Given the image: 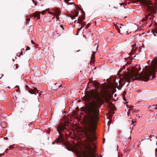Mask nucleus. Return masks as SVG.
Returning <instances> with one entry per match:
<instances>
[{
  "mask_svg": "<svg viewBox=\"0 0 157 157\" xmlns=\"http://www.w3.org/2000/svg\"><path fill=\"white\" fill-rule=\"evenodd\" d=\"M78 21H77V23L79 24H81V23L82 22L83 20H82V19L80 17H79L78 19Z\"/></svg>",
  "mask_w": 157,
  "mask_h": 157,
  "instance_id": "nucleus-12",
  "label": "nucleus"
},
{
  "mask_svg": "<svg viewBox=\"0 0 157 157\" xmlns=\"http://www.w3.org/2000/svg\"><path fill=\"white\" fill-rule=\"evenodd\" d=\"M13 146H10L9 147L10 148V149H11L12 147Z\"/></svg>",
  "mask_w": 157,
  "mask_h": 157,
  "instance_id": "nucleus-31",
  "label": "nucleus"
},
{
  "mask_svg": "<svg viewBox=\"0 0 157 157\" xmlns=\"http://www.w3.org/2000/svg\"><path fill=\"white\" fill-rule=\"evenodd\" d=\"M19 89H18V90H16V91H17V92H18L19 91Z\"/></svg>",
  "mask_w": 157,
  "mask_h": 157,
  "instance_id": "nucleus-39",
  "label": "nucleus"
},
{
  "mask_svg": "<svg viewBox=\"0 0 157 157\" xmlns=\"http://www.w3.org/2000/svg\"><path fill=\"white\" fill-rule=\"evenodd\" d=\"M129 114V113L128 112V113H127V114L128 115Z\"/></svg>",
  "mask_w": 157,
  "mask_h": 157,
  "instance_id": "nucleus-41",
  "label": "nucleus"
},
{
  "mask_svg": "<svg viewBox=\"0 0 157 157\" xmlns=\"http://www.w3.org/2000/svg\"><path fill=\"white\" fill-rule=\"evenodd\" d=\"M46 12V10H43L41 12V13L42 14H45Z\"/></svg>",
  "mask_w": 157,
  "mask_h": 157,
  "instance_id": "nucleus-21",
  "label": "nucleus"
},
{
  "mask_svg": "<svg viewBox=\"0 0 157 157\" xmlns=\"http://www.w3.org/2000/svg\"><path fill=\"white\" fill-rule=\"evenodd\" d=\"M2 155V154H0V156Z\"/></svg>",
  "mask_w": 157,
  "mask_h": 157,
  "instance_id": "nucleus-43",
  "label": "nucleus"
},
{
  "mask_svg": "<svg viewBox=\"0 0 157 157\" xmlns=\"http://www.w3.org/2000/svg\"><path fill=\"white\" fill-rule=\"evenodd\" d=\"M27 126V124L24 125V126H23V128H22V129L23 130H26V127Z\"/></svg>",
  "mask_w": 157,
  "mask_h": 157,
  "instance_id": "nucleus-17",
  "label": "nucleus"
},
{
  "mask_svg": "<svg viewBox=\"0 0 157 157\" xmlns=\"http://www.w3.org/2000/svg\"><path fill=\"white\" fill-rule=\"evenodd\" d=\"M25 87L26 89L28 90L29 92L31 94H36V92H37V93H38V92L37 89L34 87H32L31 88L29 87L28 85H26Z\"/></svg>",
  "mask_w": 157,
  "mask_h": 157,
  "instance_id": "nucleus-5",
  "label": "nucleus"
},
{
  "mask_svg": "<svg viewBox=\"0 0 157 157\" xmlns=\"http://www.w3.org/2000/svg\"><path fill=\"white\" fill-rule=\"evenodd\" d=\"M19 87V86H16V87Z\"/></svg>",
  "mask_w": 157,
  "mask_h": 157,
  "instance_id": "nucleus-45",
  "label": "nucleus"
},
{
  "mask_svg": "<svg viewBox=\"0 0 157 157\" xmlns=\"http://www.w3.org/2000/svg\"><path fill=\"white\" fill-rule=\"evenodd\" d=\"M124 3H120V5H121V6H122V5H124Z\"/></svg>",
  "mask_w": 157,
  "mask_h": 157,
  "instance_id": "nucleus-32",
  "label": "nucleus"
},
{
  "mask_svg": "<svg viewBox=\"0 0 157 157\" xmlns=\"http://www.w3.org/2000/svg\"><path fill=\"white\" fill-rule=\"evenodd\" d=\"M146 20H147V19L146 18V17L145 18H143L142 19V21H145Z\"/></svg>",
  "mask_w": 157,
  "mask_h": 157,
  "instance_id": "nucleus-26",
  "label": "nucleus"
},
{
  "mask_svg": "<svg viewBox=\"0 0 157 157\" xmlns=\"http://www.w3.org/2000/svg\"><path fill=\"white\" fill-rule=\"evenodd\" d=\"M31 43H33H33H34V42H33V40H32L31 41Z\"/></svg>",
  "mask_w": 157,
  "mask_h": 157,
  "instance_id": "nucleus-33",
  "label": "nucleus"
},
{
  "mask_svg": "<svg viewBox=\"0 0 157 157\" xmlns=\"http://www.w3.org/2000/svg\"><path fill=\"white\" fill-rule=\"evenodd\" d=\"M81 23V24L82 25V27H81L79 29H78V30H81L82 28H83L85 25L86 24V23L85 21H83Z\"/></svg>",
  "mask_w": 157,
  "mask_h": 157,
  "instance_id": "nucleus-9",
  "label": "nucleus"
},
{
  "mask_svg": "<svg viewBox=\"0 0 157 157\" xmlns=\"http://www.w3.org/2000/svg\"><path fill=\"white\" fill-rule=\"evenodd\" d=\"M150 137H149V136H146L145 137V139L146 140H148L149 139Z\"/></svg>",
  "mask_w": 157,
  "mask_h": 157,
  "instance_id": "nucleus-23",
  "label": "nucleus"
},
{
  "mask_svg": "<svg viewBox=\"0 0 157 157\" xmlns=\"http://www.w3.org/2000/svg\"><path fill=\"white\" fill-rule=\"evenodd\" d=\"M78 29L77 30V33H76V35H77L78 34Z\"/></svg>",
  "mask_w": 157,
  "mask_h": 157,
  "instance_id": "nucleus-30",
  "label": "nucleus"
},
{
  "mask_svg": "<svg viewBox=\"0 0 157 157\" xmlns=\"http://www.w3.org/2000/svg\"><path fill=\"white\" fill-rule=\"evenodd\" d=\"M76 21H77V20H75V21L74 22V23H75V22H76Z\"/></svg>",
  "mask_w": 157,
  "mask_h": 157,
  "instance_id": "nucleus-40",
  "label": "nucleus"
},
{
  "mask_svg": "<svg viewBox=\"0 0 157 157\" xmlns=\"http://www.w3.org/2000/svg\"><path fill=\"white\" fill-rule=\"evenodd\" d=\"M152 106L154 109H157V105H153Z\"/></svg>",
  "mask_w": 157,
  "mask_h": 157,
  "instance_id": "nucleus-19",
  "label": "nucleus"
},
{
  "mask_svg": "<svg viewBox=\"0 0 157 157\" xmlns=\"http://www.w3.org/2000/svg\"><path fill=\"white\" fill-rule=\"evenodd\" d=\"M155 95L157 94L156 96H157V91L155 93Z\"/></svg>",
  "mask_w": 157,
  "mask_h": 157,
  "instance_id": "nucleus-38",
  "label": "nucleus"
},
{
  "mask_svg": "<svg viewBox=\"0 0 157 157\" xmlns=\"http://www.w3.org/2000/svg\"><path fill=\"white\" fill-rule=\"evenodd\" d=\"M94 147L95 148H96V147L95 146H94Z\"/></svg>",
  "mask_w": 157,
  "mask_h": 157,
  "instance_id": "nucleus-42",
  "label": "nucleus"
},
{
  "mask_svg": "<svg viewBox=\"0 0 157 157\" xmlns=\"http://www.w3.org/2000/svg\"><path fill=\"white\" fill-rule=\"evenodd\" d=\"M135 122H134V121H133V120L132 121V124L134 123H135Z\"/></svg>",
  "mask_w": 157,
  "mask_h": 157,
  "instance_id": "nucleus-37",
  "label": "nucleus"
},
{
  "mask_svg": "<svg viewBox=\"0 0 157 157\" xmlns=\"http://www.w3.org/2000/svg\"><path fill=\"white\" fill-rule=\"evenodd\" d=\"M140 1H141L143 4L146 6L147 11L152 14L155 13L157 9V5L156 4H152L149 0H133L132 1V3H136L137 2Z\"/></svg>",
  "mask_w": 157,
  "mask_h": 157,
  "instance_id": "nucleus-4",
  "label": "nucleus"
},
{
  "mask_svg": "<svg viewBox=\"0 0 157 157\" xmlns=\"http://www.w3.org/2000/svg\"><path fill=\"white\" fill-rule=\"evenodd\" d=\"M59 87H62V86L61 85H60L59 86Z\"/></svg>",
  "mask_w": 157,
  "mask_h": 157,
  "instance_id": "nucleus-36",
  "label": "nucleus"
},
{
  "mask_svg": "<svg viewBox=\"0 0 157 157\" xmlns=\"http://www.w3.org/2000/svg\"><path fill=\"white\" fill-rule=\"evenodd\" d=\"M60 11L58 10H56L55 11V15H58L59 14Z\"/></svg>",
  "mask_w": 157,
  "mask_h": 157,
  "instance_id": "nucleus-13",
  "label": "nucleus"
},
{
  "mask_svg": "<svg viewBox=\"0 0 157 157\" xmlns=\"http://www.w3.org/2000/svg\"><path fill=\"white\" fill-rule=\"evenodd\" d=\"M70 17L72 20L73 19H74L75 18V16L74 15H71V16Z\"/></svg>",
  "mask_w": 157,
  "mask_h": 157,
  "instance_id": "nucleus-20",
  "label": "nucleus"
},
{
  "mask_svg": "<svg viewBox=\"0 0 157 157\" xmlns=\"http://www.w3.org/2000/svg\"><path fill=\"white\" fill-rule=\"evenodd\" d=\"M119 27V25H116L115 26V29L117 30L118 32L122 34V33L121 32V30L120 29Z\"/></svg>",
  "mask_w": 157,
  "mask_h": 157,
  "instance_id": "nucleus-8",
  "label": "nucleus"
},
{
  "mask_svg": "<svg viewBox=\"0 0 157 157\" xmlns=\"http://www.w3.org/2000/svg\"><path fill=\"white\" fill-rule=\"evenodd\" d=\"M78 12H76L73 15L75 17H76L78 16Z\"/></svg>",
  "mask_w": 157,
  "mask_h": 157,
  "instance_id": "nucleus-15",
  "label": "nucleus"
},
{
  "mask_svg": "<svg viewBox=\"0 0 157 157\" xmlns=\"http://www.w3.org/2000/svg\"><path fill=\"white\" fill-rule=\"evenodd\" d=\"M133 106H132L130 108L131 110H132L133 109Z\"/></svg>",
  "mask_w": 157,
  "mask_h": 157,
  "instance_id": "nucleus-29",
  "label": "nucleus"
},
{
  "mask_svg": "<svg viewBox=\"0 0 157 157\" xmlns=\"http://www.w3.org/2000/svg\"><path fill=\"white\" fill-rule=\"evenodd\" d=\"M125 68V66H123L122 68H121L120 69V70L118 71V73H120L123 70V69H124Z\"/></svg>",
  "mask_w": 157,
  "mask_h": 157,
  "instance_id": "nucleus-14",
  "label": "nucleus"
},
{
  "mask_svg": "<svg viewBox=\"0 0 157 157\" xmlns=\"http://www.w3.org/2000/svg\"><path fill=\"white\" fill-rule=\"evenodd\" d=\"M33 16L34 17H36L38 19L40 18V13L38 12H35L33 13Z\"/></svg>",
  "mask_w": 157,
  "mask_h": 157,
  "instance_id": "nucleus-7",
  "label": "nucleus"
},
{
  "mask_svg": "<svg viewBox=\"0 0 157 157\" xmlns=\"http://www.w3.org/2000/svg\"><path fill=\"white\" fill-rule=\"evenodd\" d=\"M21 54L22 55H23V52H22V51H21Z\"/></svg>",
  "mask_w": 157,
  "mask_h": 157,
  "instance_id": "nucleus-34",
  "label": "nucleus"
},
{
  "mask_svg": "<svg viewBox=\"0 0 157 157\" xmlns=\"http://www.w3.org/2000/svg\"><path fill=\"white\" fill-rule=\"evenodd\" d=\"M105 101H106L107 102H109V99H108V98H106L105 99Z\"/></svg>",
  "mask_w": 157,
  "mask_h": 157,
  "instance_id": "nucleus-27",
  "label": "nucleus"
},
{
  "mask_svg": "<svg viewBox=\"0 0 157 157\" xmlns=\"http://www.w3.org/2000/svg\"><path fill=\"white\" fill-rule=\"evenodd\" d=\"M81 17V18L82 19V20H83L85 18V14L82 17Z\"/></svg>",
  "mask_w": 157,
  "mask_h": 157,
  "instance_id": "nucleus-25",
  "label": "nucleus"
},
{
  "mask_svg": "<svg viewBox=\"0 0 157 157\" xmlns=\"http://www.w3.org/2000/svg\"><path fill=\"white\" fill-rule=\"evenodd\" d=\"M90 25H89V24H87L86 25V29H88V28L90 26Z\"/></svg>",
  "mask_w": 157,
  "mask_h": 157,
  "instance_id": "nucleus-24",
  "label": "nucleus"
},
{
  "mask_svg": "<svg viewBox=\"0 0 157 157\" xmlns=\"http://www.w3.org/2000/svg\"><path fill=\"white\" fill-rule=\"evenodd\" d=\"M6 151H8V149H7Z\"/></svg>",
  "mask_w": 157,
  "mask_h": 157,
  "instance_id": "nucleus-44",
  "label": "nucleus"
},
{
  "mask_svg": "<svg viewBox=\"0 0 157 157\" xmlns=\"http://www.w3.org/2000/svg\"><path fill=\"white\" fill-rule=\"evenodd\" d=\"M60 27L61 28H62V29H63V30H64V28H63V25H61L60 26Z\"/></svg>",
  "mask_w": 157,
  "mask_h": 157,
  "instance_id": "nucleus-28",
  "label": "nucleus"
},
{
  "mask_svg": "<svg viewBox=\"0 0 157 157\" xmlns=\"http://www.w3.org/2000/svg\"><path fill=\"white\" fill-rule=\"evenodd\" d=\"M92 84L96 90H92L85 94L84 99L88 103L86 104L85 107L81 108V110L88 115L83 131L87 140L86 145L85 146V157H98L91 145H94V141L96 139L95 134L96 128L95 123L99 113L98 109L104 103V100L101 98L97 91V90L101 89V85L94 81L92 82Z\"/></svg>",
  "mask_w": 157,
  "mask_h": 157,
  "instance_id": "nucleus-1",
  "label": "nucleus"
},
{
  "mask_svg": "<svg viewBox=\"0 0 157 157\" xmlns=\"http://www.w3.org/2000/svg\"><path fill=\"white\" fill-rule=\"evenodd\" d=\"M119 27L120 29L121 30V32L122 33L123 30V26L121 25H120Z\"/></svg>",
  "mask_w": 157,
  "mask_h": 157,
  "instance_id": "nucleus-11",
  "label": "nucleus"
},
{
  "mask_svg": "<svg viewBox=\"0 0 157 157\" xmlns=\"http://www.w3.org/2000/svg\"><path fill=\"white\" fill-rule=\"evenodd\" d=\"M30 49V48L29 46H27L26 47V51L29 50Z\"/></svg>",
  "mask_w": 157,
  "mask_h": 157,
  "instance_id": "nucleus-22",
  "label": "nucleus"
},
{
  "mask_svg": "<svg viewBox=\"0 0 157 157\" xmlns=\"http://www.w3.org/2000/svg\"><path fill=\"white\" fill-rule=\"evenodd\" d=\"M94 53L93 52L92 55H91V61L93 62L94 61Z\"/></svg>",
  "mask_w": 157,
  "mask_h": 157,
  "instance_id": "nucleus-10",
  "label": "nucleus"
},
{
  "mask_svg": "<svg viewBox=\"0 0 157 157\" xmlns=\"http://www.w3.org/2000/svg\"><path fill=\"white\" fill-rule=\"evenodd\" d=\"M66 129V128L65 126L63 125H59L57 126V131L59 133V136L57 138L54 142H52V144H55L56 143H60V144L62 143L64 145L67 147V149L68 150L70 151L72 148L71 145L64 142L63 135L60 132L62 131L65 132L64 130Z\"/></svg>",
  "mask_w": 157,
  "mask_h": 157,
  "instance_id": "nucleus-3",
  "label": "nucleus"
},
{
  "mask_svg": "<svg viewBox=\"0 0 157 157\" xmlns=\"http://www.w3.org/2000/svg\"><path fill=\"white\" fill-rule=\"evenodd\" d=\"M55 15V16L56 17V19L57 20H58L59 19V15Z\"/></svg>",
  "mask_w": 157,
  "mask_h": 157,
  "instance_id": "nucleus-18",
  "label": "nucleus"
},
{
  "mask_svg": "<svg viewBox=\"0 0 157 157\" xmlns=\"http://www.w3.org/2000/svg\"><path fill=\"white\" fill-rule=\"evenodd\" d=\"M146 16V18L147 19V20H148L149 21H151V22L152 21L154 16L151 13H148L147 14V16Z\"/></svg>",
  "mask_w": 157,
  "mask_h": 157,
  "instance_id": "nucleus-6",
  "label": "nucleus"
},
{
  "mask_svg": "<svg viewBox=\"0 0 157 157\" xmlns=\"http://www.w3.org/2000/svg\"><path fill=\"white\" fill-rule=\"evenodd\" d=\"M34 4V5L35 6H36L38 2L37 1H35L34 0H32Z\"/></svg>",
  "mask_w": 157,
  "mask_h": 157,
  "instance_id": "nucleus-16",
  "label": "nucleus"
},
{
  "mask_svg": "<svg viewBox=\"0 0 157 157\" xmlns=\"http://www.w3.org/2000/svg\"><path fill=\"white\" fill-rule=\"evenodd\" d=\"M145 69L144 73H141L140 74L137 70L136 71L132 70L131 73L126 72L124 73L122 78H124L123 82L124 83L122 85V86L125 84V81L128 82L132 79V82L140 77L142 80L146 82L148 81L151 75V78H155V73L156 72L157 70V60H152L151 63V66L150 67L145 66Z\"/></svg>",
  "mask_w": 157,
  "mask_h": 157,
  "instance_id": "nucleus-2",
  "label": "nucleus"
},
{
  "mask_svg": "<svg viewBox=\"0 0 157 157\" xmlns=\"http://www.w3.org/2000/svg\"><path fill=\"white\" fill-rule=\"evenodd\" d=\"M4 76V75H3V74H2V75L1 77H0V79H1V78H2V76Z\"/></svg>",
  "mask_w": 157,
  "mask_h": 157,
  "instance_id": "nucleus-35",
  "label": "nucleus"
}]
</instances>
